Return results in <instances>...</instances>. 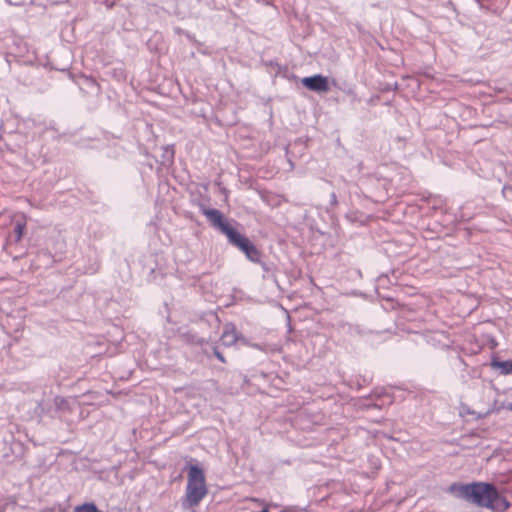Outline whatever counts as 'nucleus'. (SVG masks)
Masks as SVG:
<instances>
[{
    "mask_svg": "<svg viewBox=\"0 0 512 512\" xmlns=\"http://www.w3.org/2000/svg\"><path fill=\"white\" fill-rule=\"evenodd\" d=\"M335 199H336L335 194H332L331 200H334V201H335Z\"/></svg>",
    "mask_w": 512,
    "mask_h": 512,
    "instance_id": "ddd939ff",
    "label": "nucleus"
},
{
    "mask_svg": "<svg viewBox=\"0 0 512 512\" xmlns=\"http://www.w3.org/2000/svg\"><path fill=\"white\" fill-rule=\"evenodd\" d=\"M240 250L246 255V257L251 262H259V251L249 240L244 244V246Z\"/></svg>",
    "mask_w": 512,
    "mask_h": 512,
    "instance_id": "0eeeda50",
    "label": "nucleus"
},
{
    "mask_svg": "<svg viewBox=\"0 0 512 512\" xmlns=\"http://www.w3.org/2000/svg\"><path fill=\"white\" fill-rule=\"evenodd\" d=\"M493 368L501 371L502 374H512V360L507 361H493Z\"/></svg>",
    "mask_w": 512,
    "mask_h": 512,
    "instance_id": "1a4fd4ad",
    "label": "nucleus"
},
{
    "mask_svg": "<svg viewBox=\"0 0 512 512\" xmlns=\"http://www.w3.org/2000/svg\"><path fill=\"white\" fill-rule=\"evenodd\" d=\"M237 339L238 336L235 328L231 325H226L221 336L222 344L225 346H231L237 341Z\"/></svg>",
    "mask_w": 512,
    "mask_h": 512,
    "instance_id": "423d86ee",
    "label": "nucleus"
},
{
    "mask_svg": "<svg viewBox=\"0 0 512 512\" xmlns=\"http://www.w3.org/2000/svg\"><path fill=\"white\" fill-rule=\"evenodd\" d=\"M449 491L457 498L498 512H504L510 506V503L499 494L492 484L485 482L454 483L449 487Z\"/></svg>",
    "mask_w": 512,
    "mask_h": 512,
    "instance_id": "f257e3e1",
    "label": "nucleus"
},
{
    "mask_svg": "<svg viewBox=\"0 0 512 512\" xmlns=\"http://www.w3.org/2000/svg\"><path fill=\"white\" fill-rule=\"evenodd\" d=\"M25 228H26L25 220H23V219L15 220L13 233L10 236L11 240H13L15 242H19L24 235Z\"/></svg>",
    "mask_w": 512,
    "mask_h": 512,
    "instance_id": "6e6552de",
    "label": "nucleus"
},
{
    "mask_svg": "<svg viewBox=\"0 0 512 512\" xmlns=\"http://www.w3.org/2000/svg\"><path fill=\"white\" fill-rule=\"evenodd\" d=\"M335 199H336L335 194H332L331 200H334V201H335Z\"/></svg>",
    "mask_w": 512,
    "mask_h": 512,
    "instance_id": "f8f14e48",
    "label": "nucleus"
},
{
    "mask_svg": "<svg viewBox=\"0 0 512 512\" xmlns=\"http://www.w3.org/2000/svg\"><path fill=\"white\" fill-rule=\"evenodd\" d=\"M203 214L207 217V219L211 222V224L223 232L229 225L228 222L225 221L222 213L217 209H204Z\"/></svg>",
    "mask_w": 512,
    "mask_h": 512,
    "instance_id": "20e7f679",
    "label": "nucleus"
},
{
    "mask_svg": "<svg viewBox=\"0 0 512 512\" xmlns=\"http://www.w3.org/2000/svg\"><path fill=\"white\" fill-rule=\"evenodd\" d=\"M302 84L309 90L325 93L329 91L328 79L322 75H314L302 79Z\"/></svg>",
    "mask_w": 512,
    "mask_h": 512,
    "instance_id": "7ed1b4c3",
    "label": "nucleus"
},
{
    "mask_svg": "<svg viewBox=\"0 0 512 512\" xmlns=\"http://www.w3.org/2000/svg\"><path fill=\"white\" fill-rule=\"evenodd\" d=\"M223 234L226 235L228 238V241L233 246L237 247L238 249H241L244 244L248 241V239L239 233L236 229H234L230 224L227 227H224Z\"/></svg>",
    "mask_w": 512,
    "mask_h": 512,
    "instance_id": "39448f33",
    "label": "nucleus"
},
{
    "mask_svg": "<svg viewBox=\"0 0 512 512\" xmlns=\"http://www.w3.org/2000/svg\"><path fill=\"white\" fill-rule=\"evenodd\" d=\"M205 476L198 466H190L186 487V502L190 507L197 506L207 495Z\"/></svg>",
    "mask_w": 512,
    "mask_h": 512,
    "instance_id": "f03ea898",
    "label": "nucleus"
},
{
    "mask_svg": "<svg viewBox=\"0 0 512 512\" xmlns=\"http://www.w3.org/2000/svg\"><path fill=\"white\" fill-rule=\"evenodd\" d=\"M215 355L221 362H225L223 355L219 353L217 350H215Z\"/></svg>",
    "mask_w": 512,
    "mask_h": 512,
    "instance_id": "9d476101",
    "label": "nucleus"
},
{
    "mask_svg": "<svg viewBox=\"0 0 512 512\" xmlns=\"http://www.w3.org/2000/svg\"><path fill=\"white\" fill-rule=\"evenodd\" d=\"M507 409L512 411V403L508 404Z\"/></svg>",
    "mask_w": 512,
    "mask_h": 512,
    "instance_id": "9b49d317",
    "label": "nucleus"
}]
</instances>
